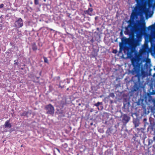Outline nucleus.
<instances>
[{
    "instance_id": "nucleus-17",
    "label": "nucleus",
    "mask_w": 155,
    "mask_h": 155,
    "mask_svg": "<svg viewBox=\"0 0 155 155\" xmlns=\"http://www.w3.org/2000/svg\"><path fill=\"white\" fill-rule=\"evenodd\" d=\"M154 70H155V68H154ZM154 76H155V73L154 74Z\"/></svg>"
},
{
    "instance_id": "nucleus-5",
    "label": "nucleus",
    "mask_w": 155,
    "mask_h": 155,
    "mask_svg": "<svg viewBox=\"0 0 155 155\" xmlns=\"http://www.w3.org/2000/svg\"><path fill=\"white\" fill-rule=\"evenodd\" d=\"M137 72L135 68H134L131 71V73L133 74H135Z\"/></svg>"
},
{
    "instance_id": "nucleus-10",
    "label": "nucleus",
    "mask_w": 155,
    "mask_h": 155,
    "mask_svg": "<svg viewBox=\"0 0 155 155\" xmlns=\"http://www.w3.org/2000/svg\"><path fill=\"white\" fill-rule=\"evenodd\" d=\"M122 44L121 43H120L119 44V46L120 47V49L121 51V49H122Z\"/></svg>"
},
{
    "instance_id": "nucleus-13",
    "label": "nucleus",
    "mask_w": 155,
    "mask_h": 155,
    "mask_svg": "<svg viewBox=\"0 0 155 155\" xmlns=\"http://www.w3.org/2000/svg\"><path fill=\"white\" fill-rule=\"evenodd\" d=\"M44 61L45 62L47 63L48 62V60L47 58H44Z\"/></svg>"
},
{
    "instance_id": "nucleus-1",
    "label": "nucleus",
    "mask_w": 155,
    "mask_h": 155,
    "mask_svg": "<svg viewBox=\"0 0 155 155\" xmlns=\"http://www.w3.org/2000/svg\"><path fill=\"white\" fill-rule=\"evenodd\" d=\"M47 110V112L50 114H53L54 113V107L51 104L48 105L46 107Z\"/></svg>"
},
{
    "instance_id": "nucleus-8",
    "label": "nucleus",
    "mask_w": 155,
    "mask_h": 155,
    "mask_svg": "<svg viewBox=\"0 0 155 155\" xmlns=\"http://www.w3.org/2000/svg\"><path fill=\"white\" fill-rule=\"evenodd\" d=\"M142 29H143L144 30H145V23H143L142 24Z\"/></svg>"
},
{
    "instance_id": "nucleus-12",
    "label": "nucleus",
    "mask_w": 155,
    "mask_h": 155,
    "mask_svg": "<svg viewBox=\"0 0 155 155\" xmlns=\"http://www.w3.org/2000/svg\"><path fill=\"white\" fill-rule=\"evenodd\" d=\"M4 6V5L3 4H0V8H2Z\"/></svg>"
},
{
    "instance_id": "nucleus-18",
    "label": "nucleus",
    "mask_w": 155,
    "mask_h": 155,
    "mask_svg": "<svg viewBox=\"0 0 155 155\" xmlns=\"http://www.w3.org/2000/svg\"><path fill=\"white\" fill-rule=\"evenodd\" d=\"M145 12L146 14H147V12H146V11H145Z\"/></svg>"
},
{
    "instance_id": "nucleus-15",
    "label": "nucleus",
    "mask_w": 155,
    "mask_h": 155,
    "mask_svg": "<svg viewBox=\"0 0 155 155\" xmlns=\"http://www.w3.org/2000/svg\"><path fill=\"white\" fill-rule=\"evenodd\" d=\"M154 25H152V26H150V27H154Z\"/></svg>"
},
{
    "instance_id": "nucleus-19",
    "label": "nucleus",
    "mask_w": 155,
    "mask_h": 155,
    "mask_svg": "<svg viewBox=\"0 0 155 155\" xmlns=\"http://www.w3.org/2000/svg\"><path fill=\"white\" fill-rule=\"evenodd\" d=\"M0 26H1V25H0Z\"/></svg>"
},
{
    "instance_id": "nucleus-16",
    "label": "nucleus",
    "mask_w": 155,
    "mask_h": 155,
    "mask_svg": "<svg viewBox=\"0 0 155 155\" xmlns=\"http://www.w3.org/2000/svg\"><path fill=\"white\" fill-rule=\"evenodd\" d=\"M132 16H133V15L132 14L131 15V18L132 17Z\"/></svg>"
},
{
    "instance_id": "nucleus-2",
    "label": "nucleus",
    "mask_w": 155,
    "mask_h": 155,
    "mask_svg": "<svg viewBox=\"0 0 155 155\" xmlns=\"http://www.w3.org/2000/svg\"><path fill=\"white\" fill-rule=\"evenodd\" d=\"M15 26L18 27H22L23 25L22 19L20 18H18L15 22Z\"/></svg>"
},
{
    "instance_id": "nucleus-4",
    "label": "nucleus",
    "mask_w": 155,
    "mask_h": 155,
    "mask_svg": "<svg viewBox=\"0 0 155 155\" xmlns=\"http://www.w3.org/2000/svg\"><path fill=\"white\" fill-rule=\"evenodd\" d=\"M92 10H93L92 8H89L88 10L87 11V14H89L90 15H91V12Z\"/></svg>"
},
{
    "instance_id": "nucleus-9",
    "label": "nucleus",
    "mask_w": 155,
    "mask_h": 155,
    "mask_svg": "<svg viewBox=\"0 0 155 155\" xmlns=\"http://www.w3.org/2000/svg\"><path fill=\"white\" fill-rule=\"evenodd\" d=\"M101 104V103L100 102H98L96 104H94L95 106L98 107V106L100 104Z\"/></svg>"
},
{
    "instance_id": "nucleus-6",
    "label": "nucleus",
    "mask_w": 155,
    "mask_h": 155,
    "mask_svg": "<svg viewBox=\"0 0 155 155\" xmlns=\"http://www.w3.org/2000/svg\"><path fill=\"white\" fill-rule=\"evenodd\" d=\"M123 120H125L126 122H127L128 121L129 118L128 117H127V116H124Z\"/></svg>"
},
{
    "instance_id": "nucleus-14",
    "label": "nucleus",
    "mask_w": 155,
    "mask_h": 155,
    "mask_svg": "<svg viewBox=\"0 0 155 155\" xmlns=\"http://www.w3.org/2000/svg\"><path fill=\"white\" fill-rule=\"evenodd\" d=\"M57 150L59 152H60V150L58 149H57Z\"/></svg>"
},
{
    "instance_id": "nucleus-3",
    "label": "nucleus",
    "mask_w": 155,
    "mask_h": 155,
    "mask_svg": "<svg viewBox=\"0 0 155 155\" xmlns=\"http://www.w3.org/2000/svg\"><path fill=\"white\" fill-rule=\"evenodd\" d=\"M4 128H10L11 127V125L9 121L5 122V124L3 126Z\"/></svg>"
},
{
    "instance_id": "nucleus-11",
    "label": "nucleus",
    "mask_w": 155,
    "mask_h": 155,
    "mask_svg": "<svg viewBox=\"0 0 155 155\" xmlns=\"http://www.w3.org/2000/svg\"><path fill=\"white\" fill-rule=\"evenodd\" d=\"M35 4L36 5H37L38 4V0H35Z\"/></svg>"
},
{
    "instance_id": "nucleus-7",
    "label": "nucleus",
    "mask_w": 155,
    "mask_h": 155,
    "mask_svg": "<svg viewBox=\"0 0 155 155\" xmlns=\"http://www.w3.org/2000/svg\"><path fill=\"white\" fill-rule=\"evenodd\" d=\"M155 1V0H148V4L149 7H150L151 5V3H152L153 2Z\"/></svg>"
}]
</instances>
